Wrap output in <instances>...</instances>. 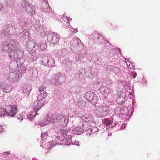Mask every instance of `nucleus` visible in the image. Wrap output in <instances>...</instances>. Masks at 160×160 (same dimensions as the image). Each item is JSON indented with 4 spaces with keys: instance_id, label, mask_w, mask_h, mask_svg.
<instances>
[{
    "instance_id": "1",
    "label": "nucleus",
    "mask_w": 160,
    "mask_h": 160,
    "mask_svg": "<svg viewBox=\"0 0 160 160\" xmlns=\"http://www.w3.org/2000/svg\"><path fill=\"white\" fill-rule=\"evenodd\" d=\"M48 93L46 92H44L41 93L38 96L37 101L38 102V107L37 108V109H39L44 105V101L43 100L48 96Z\"/></svg>"
},
{
    "instance_id": "9",
    "label": "nucleus",
    "mask_w": 160,
    "mask_h": 160,
    "mask_svg": "<svg viewBox=\"0 0 160 160\" xmlns=\"http://www.w3.org/2000/svg\"><path fill=\"white\" fill-rule=\"evenodd\" d=\"M103 88V94L105 95H108L111 92V90L109 88L106 87H104Z\"/></svg>"
},
{
    "instance_id": "16",
    "label": "nucleus",
    "mask_w": 160,
    "mask_h": 160,
    "mask_svg": "<svg viewBox=\"0 0 160 160\" xmlns=\"http://www.w3.org/2000/svg\"><path fill=\"white\" fill-rule=\"evenodd\" d=\"M127 67L130 69H133L134 68V66L132 65V64L130 62L127 63Z\"/></svg>"
},
{
    "instance_id": "14",
    "label": "nucleus",
    "mask_w": 160,
    "mask_h": 160,
    "mask_svg": "<svg viewBox=\"0 0 160 160\" xmlns=\"http://www.w3.org/2000/svg\"><path fill=\"white\" fill-rule=\"evenodd\" d=\"M103 124L107 126H109L111 124V122L108 118H105L103 121Z\"/></svg>"
},
{
    "instance_id": "13",
    "label": "nucleus",
    "mask_w": 160,
    "mask_h": 160,
    "mask_svg": "<svg viewBox=\"0 0 160 160\" xmlns=\"http://www.w3.org/2000/svg\"><path fill=\"white\" fill-rule=\"evenodd\" d=\"M124 98L122 96H120L117 99V102L119 104H122L123 103Z\"/></svg>"
},
{
    "instance_id": "17",
    "label": "nucleus",
    "mask_w": 160,
    "mask_h": 160,
    "mask_svg": "<svg viewBox=\"0 0 160 160\" xmlns=\"http://www.w3.org/2000/svg\"><path fill=\"white\" fill-rule=\"evenodd\" d=\"M46 87L43 85L41 86L38 88V90L40 92L44 91L46 89Z\"/></svg>"
},
{
    "instance_id": "4",
    "label": "nucleus",
    "mask_w": 160,
    "mask_h": 160,
    "mask_svg": "<svg viewBox=\"0 0 160 160\" xmlns=\"http://www.w3.org/2000/svg\"><path fill=\"white\" fill-rule=\"evenodd\" d=\"M95 42L99 44L106 43L108 41L105 40L104 37L101 34L95 33L94 34Z\"/></svg>"
},
{
    "instance_id": "8",
    "label": "nucleus",
    "mask_w": 160,
    "mask_h": 160,
    "mask_svg": "<svg viewBox=\"0 0 160 160\" xmlns=\"http://www.w3.org/2000/svg\"><path fill=\"white\" fill-rule=\"evenodd\" d=\"M27 4L26 2L25 1H23L22 3V5L23 7H25L26 8L27 12L29 13L32 12V8L29 6H28L27 7H26V4Z\"/></svg>"
},
{
    "instance_id": "2",
    "label": "nucleus",
    "mask_w": 160,
    "mask_h": 160,
    "mask_svg": "<svg viewBox=\"0 0 160 160\" xmlns=\"http://www.w3.org/2000/svg\"><path fill=\"white\" fill-rule=\"evenodd\" d=\"M109 108L106 106H100L97 110V114L101 117L106 116L108 113Z\"/></svg>"
},
{
    "instance_id": "15",
    "label": "nucleus",
    "mask_w": 160,
    "mask_h": 160,
    "mask_svg": "<svg viewBox=\"0 0 160 160\" xmlns=\"http://www.w3.org/2000/svg\"><path fill=\"white\" fill-rule=\"evenodd\" d=\"M80 129L79 128H76L75 130L72 131L73 133L76 134H80L79 132Z\"/></svg>"
},
{
    "instance_id": "18",
    "label": "nucleus",
    "mask_w": 160,
    "mask_h": 160,
    "mask_svg": "<svg viewBox=\"0 0 160 160\" xmlns=\"http://www.w3.org/2000/svg\"><path fill=\"white\" fill-rule=\"evenodd\" d=\"M63 19L65 22L67 23H69L71 20V18L68 16H64L63 18Z\"/></svg>"
},
{
    "instance_id": "5",
    "label": "nucleus",
    "mask_w": 160,
    "mask_h": 160,
    "mask_svg": "<svg viewBox=\"0 0 160 160\" xmlns=\"http://www.w3.org/2000/svg\"><path fill=\"white\" fill-rule=\"evenodd\" d=\"M0 88L2 91L6 92H9L11 91L12 86L9 84H6L4 83H0Z\"/></svg>"
},
{
    "instance_id": "19",
    "label": "nucleus",
    "mask_w": 160,
    "mask_h": 160,
    "mask_svg": "<svg viewBox=\"0 0 160 160\" xmlns=\"http://www.w3.org/2000/svg\"><path fill=\"white\" fill-rule=\"evenodd\" d=\"M4 129L2 126L0 125V132H2L3 131Z\"/></svg>"
},
{
    "instance_id": "12",
    "label": "nucleus",
    "mask_w": 160,
    "mask_h": 160,
    "mask_svg": "<svg viewBox=\"0 0 160 160\" xmlns=\"http://www.w3.org/2000/svg\"><path fill=\"white\" fill-rule=\"evenodd\" d=\"M7 113L6 108H0V116L6 115Z\"/></svg>"
},
{
    "instance_id": "11",
    "label": "nucleus",
    "mask_w": 160,
    "mask_h": 160,
    "mask_svg": "<svg viewBox=\"0 0 160 160\" xmlns=\"http://www.w3.org/2000/svg\"><path fill=\"white\" fill-rule=\"evenodd\" d=\"M60 77V73H57L53 75L52 78L54 80L55 82L57 81Z\"/></svg>"
},
{
    "instance_id": "3",
    "label": "nucleus",
    "mask_w": 160,
    "mask_h": 160,
    "mask_svg": "<svg viewBox=\"0 0 160 160\" xmlns=\"http://www.w3.org/2000/svg\"><path fill=\"white\" fill-rule=\"evenodd\" d=\"M6 108L8 116L13 117L16 114L17 107L16 106L8 105L6 106Z\"/></svg>"
},
{
    "instance_id": "6",
    "label": "nucleus",
    "mask_w": 160,
    "mask_h": 160,
    "mask_svg": "<svg viewBox=\"0 0 160 160\" xmlns=\"http://www.w3.org/2000/svg\"><path fill=\"white\" fill-rule=\"evenodd\" d=\"M81 118L84 122H87L89 123L90 125V122H92V119H93V117L92 116H90L88 115H84L82 116Z\"/></svg>"
},
{
    "instance_id": "7",
    "label": "nucleus",
    "mask_w": 160,
    "mask_h": 160,
    "mask_svg": "<svg viewBox=\"0 0 160 160\" xmlns=\"http://www.w3.org/2000/svg\"><path fill=\"white\" fill-rule=\"evenodd\" d=\"M46 119L47 120V122L46 123V124H49L50 122H55L57 120L56 115V114H52L50 118H49V116H47L46 118Z\"/></svg>"
},
{
    "instance_id": "10",
    "label": "nucleus",
    "mask_w": 160,
    "mask_h": 160,
    "mask_svg": "<svg viewBox=\"0 0 160 160\" xmlns=\"http://www.w3.org/2000/svg\"><path fill=\"white\" fill-rule=\"evenodd\" d=\"M10 41H7L4 43V46L3 47V49L4 50H6L11 48L12 46L9 44Z\"/></svg>"
},
{
    "instance_id": "20",
    "label": "nucleus",
    "mask_w": 160,
    "mask_h": 160,
    "mask_svg": "<svg viewBox=\"0 0 160 160\" xmlns=\"http://www.w3.org/2000/svg\"><path fill=\"white\" fill-rule=\"evenodd\" d=\"M4 153H5V152H4ZM5 153H7L8 154H10V153L9 152H6Z\"/></svg>"
}]
</instances>
